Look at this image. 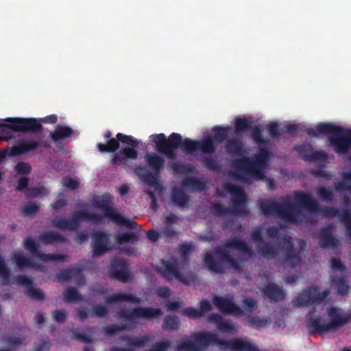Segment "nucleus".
Here are the masks:
<instances>
[{
    "mask_svg": "<svg viewBox=\"0 0 351 351\" xmlns=\"http://www.w3.org/2000/svg\"><path fill=\"white\" fill-rule=\"evenodd\" d=\"M262 132L263 130L258 126H254L250 134L252 138L260 147L254 159L243 156L236 158L232 162L234 169L232 176L243 182L249 183L246 176H250L257 180H263L265 178L264 167L269 159V152L263 147L269 143V139L264 138Z\"/></svg>",
    "mask_w": 351,
    "mask_h": 351,
    "instance_id": "1",
    "label": "nucleus"
},
{
    "mask_svg": "<svg viewBox=\"0 0 351 351\" xmlns=\"http://www.w3.org/2000/svg\"><path fill=\"white\" fill-rule=\"evenodd\" d=\"M120 143L126 145L122 147L119 152L116 153L111 159V163L114 165H121L128 159L135 160L138 158L139 141L132 136L126 135L123 133H117L115 138L109 139L106 144L97 143V147L101 153H114L120 147Z\"/></svg>",
    "mask_w": 351,
    "mask_h": 351,
    "instance_id": "2",
    "label": "nucleus"
},
{
    "mask_svg": "<svg viewBox=\"0 0 351 351\" xmlns=\"http://www.w3.org/2000/svg\"><path fill=\"white\" fill-rule=\"evenodd\" d=\"M152 141L155 143L158 152L169 159L177 158V149H181L186 154H193L199 150V141L189 138H182L179 133H171L167 138L164 133L152 134Z\"/></svg>",
    "mask_w": 351,
    "mask_h": 351,
    "instance_id": "3",
    "label": "nucleus"
},
{
    "mask_svg": "<svg viewBox=\"0 0 351 351\" xmlns=\"http://www.w3.org/2000/svg\"><path fill=\"white\" fill-rule=\"evenodd\" d=\"M304 131L311 137L327 134L330 145L338 154H346L351 149V130H348L330 123L321 122L315 126V129L307 128Z\"/></svg>",
    "mask_w": 351,
    "mask_h": 351,
    "instance_id": "4",
    "label": "nucleus"
},
{
    "mask_svg": "<svg viewBox=\"0 0 351 351\" xmlns=\"http://www.w3.org/2000/svg\"><path fill=\"white\" fill-rule=\"evenodd\" d=\"M293 197H295V204L300 208V210H304L309 213L320 212L326 217L338 216L346 227L347 234L351 239V213L348 210L340 212L338 208H321L319 202L313 197L311 193H306L301 191H295L293 193Z\"/></svg>",
    "mask_w": 351,
    "mask_h": 351,
    "instance_id": "5",
    "label": "nucleus"
},
{
    "mask_svg": "<svg viewBox=\"0 0 351 351\" xmlns=\"http://www.w3.org/2000/svg\"><path fill=\"white\" fill-rule=\"evenodd\" d=\"M228 190L232 196L231 208H228L221 203H214L210 206L212 214L216 217L230 214L237 215H249V210L246 205V195L243 189L239 186L231 185Z\"/></svg>",
    "mask_w": 351,
    "mask_h": 351,
    "instance_id": "6",
    "label": "nucleus"
},
{
    "mask_svg": "<svg viewBox=\"0 0 351 351\" xmlns=\"http://www.w3.org/2000/svg\"><path fill=\"white\" fill-rule=\"evenodd\" d=\"M102 215L91 213L86 209L75 210L69 219L56 217L51 221V224L56 228L62 230L73 231L77 230L82 222H89L95 225L103 223Z\"/></svg>",
    "mask_w": 351,
    "mask_h": 351,
    "instance_id": "7",
    "label": "nucleus"
},
{
    "mask_svg": "<svg viewBox=\"0 0 351 351\" xmlns=\"http://www.w3.org/2000/svg\"><path fill=\"white\" fill-rule=\"evenodd\" d=\"M260 208L265 215H276L288 221H302L300 219V208L295 202L291 203L290 201H286L282 204L274 201L262 202L260 204Z\"/></svg>",
    "mask_w": 351,
    "mask_h": 351,
    "instance_id": "8",
    "label": "nucleus"
},
{
    "mask_svg": "<svg viewBox=\"0 0 351 351\" xmlns=\"http://www.w3.org/2000/svg\"><path fill=\"white\" fill-rule=\"evenodd\" d=\"M281 241L282 243V263L285 267L295 269L302 261V254L306 250V243L303 239H298V248H297L291 236L285 235Z\"/></svg>",
    "mask_w": 351,
    "mask_h": 351,
    "instance_id": "9",
    "label": "nucleus"
},
{
    "mask_svg": "<svg viewBox=\"0 0 351 351\" xmlns=\"http://www.w3.org/2000/svg\"><path fill=\"white\" fill-rule=\"evenodd\" d=\"M215 255L219 257L220 261L222 263L228 265L230 267L237 271H241L242 268L240 263L231 256L226 249L221 247H215L214 253L207 252L204 254V263L210 271L220 274L226 272L223 267L217 263L215 258Z\"/></svg>",
    "mask_w": 351,
    "mask_h": 351,
    "instance_id": "10",
    "label": "nucleus"
},
{
    "mask_svg": "<svg viewBox=\"0 0 351 351\" xmlns=\"http://www.w3.org/2000/svg\"><path fill=\"white\" fill-rule=\"evenodd\" d=\"M162 315L163 311L160 308L139 306L133 308H122L117 313V317L133 322L136 319L151 320Z\"/></svg>",
    "mask_w": 351,
    "mask_h": 351,
    "instance_id": "11",
    "label": "nucleus"
},
{
    "mask_svg": "<svg viewBox=\"0 0 351 351\" xmlns=\"http://www.w3.org/2000/svg\"><path fill=\"white\" fill-rule=\"evenodd\" d=\"M193 341L186 340L178 345V349L185 351H199L201 349L208 348L210 344L213 345L215 339V333L208 331H198L191 335Z\"/></svg>",
    "mask_w": 351,
    "mask_h": 351,
    "instance_id": "12",
    "label": "nucleus"
},
{
    "mask_svg": "<svg viewBox=\"0 0 351 351\" xmlns=\"http://www.w3.org/2000/svg\"><path fill=\"white\" fill-rule=\"evenodd\" d=\"M329 293L328 289L319 293L318 287H308L304 289L298 297L293 300L292 303L298 307H307L324 302Z\"/></svg>",
    "mask_w": 351,
    "mask_h": 351,
    "instance_id": "13",
    "label": "nucleus"
},
{
    "mask_svg": "<svg viewBox=\"0 0 351 351\" xmlns=\"http://www.w3.org/2000/svg\"><path fill=\"white\" fill-rule=\"evenodd\" d=\"M5 121L10 123L6 126L15 132L37 134L43 130L42 123L36 118L9 117Z\"/></svg>",
    "mask_w": 351,
    "mask_h": 351,
    "instance_id": "14",
    "label": "nucleus"
},
{
    "mask_svg": "<svg viewBox=\"0 0 351 351\" xmlns=\"http://www.w3.org/2000/svg\"><path fill=\"white\" fill-rule=\"evenodd\" d=\"M24 247L34 257L39 258L44 263L64 262L69 261V257L64 254H45L40 251V245L37 243L32 238L28 237L23 241Z\"/></svg>",
    "mask_w": 351,
    "mask_h": 351,
    "instance_id": "15",
    "label": "nucleus"
},
{
    "mask_svg": "<svg viewBox=\"0 0 351 351\" xmlns=\"http://www.w3.org/2000/svg\"><path fill=\"white\" fill-rule=\"evenodd\" d=\"M161 266L157 271L167 281H171L177 279L179 282L185 285H189L191 282L189 278L184 277L179 271L177 263L169 260H162Z\"/></svg>",
    "mask_w": 351,
    "mask_h": 351,
    "instance_id": "16",
    "label": "nucleus"
},
{
    "mask_svg": "<svg viewBox=\"0 0 351 351\" xmlns=\"http://www.w3.org/2000/svg\"><path fill=\"white\" fill-rule=\"evenodd\" d=\"M251 238L257 245L258 252L265 259L272 260L278 255L277 250L263 241V228L258 226L251 232Z\"/></svg>",
    "mask_w": 351,
    "mask_h": 351,
    "instance_id": "17",
    "label": "nucleus"
},
{
    "mask_svg": "<svg viewBox=\"0 0 351 351\" xmlns=\"http://www.w3.org/2000/svg\"><path fill=\"white\" fill-rule=\"evenodd\" d=\"M108 276L121 282H127L130 278V273L128 263L123 259H114L111 261Z\"/></svg>",
    "mask_w": 351,
    "mask_h": 351,
    "instance_id": "18",
    "label": "nucleus"
},
{
    "mask_svg": "<svg viewBox=\"0 0 351 351\" xmlns=\"http://www.w3.org/2000/svg\"><path fill=\"white\" fill-rule=\"evenodd\" d=\"M91 238V247L93 256H101L108 252L110 250L108 245L110 243L109 234L104 232L97 231L92 233Z\"/></svg>",
    "mask_w": 351,
    "mask_h": 351,
    "instance_id": "19",
    "label": "nucleus"
},
{
    "mask_svg": "<svg viewBox=\"0 0 351 351\" xmlns=\"http://www.w3.org/2000/svg\"><path fill=\"white\" fill-rule=\"evenodd\" d=\"M215 306L223 314L240 317L243 315V310L234 303L230 299L222 296H215L213 298Z\"/></svg>",
    "mask_w": 351,
    "mask_h": 351,
    "instance_id": "20",
    "label": "nucleus"
},
{
    "mask_svg": "<svg viewBox=\"0 0 351 351\" xmlns=\"http://www.w3.org/2000/svg\"><path fill=\"white\" fill-rule=\"evenodd\" d=\"M93 204L95 208L103 210L104 216L111 221L114 220L119 213L112 207L111 197L109 195L95 197L93 199Z\"/></svg>",
    "mask_w": 351,
    "mask_h": 351,
    "instance_id": "21",
    "label": "nucleus"
},
{
    "mask_svg": "<svg viewBox=\"0 0 351 351\" xmlns=\"http://www.w3.org/2000/svg\"><path fill=\"white\" fill-rule=\"evenodd\" d=\"M328 313L330 318V322L328 323L330 331H335L343 327L351 320V317L349 315L341 314L339 309L335 307L330 308Z\"/></svg>",
    "mask_w": 351,
    "mask_h": 351,
    "instance_id": "22",
    "label": "nucleus"
},
{
    "mask_svg": "<svg viewBox=\"0 0 351 351\" xmlns=\"http://www.w3.org/2000/svg\"><path fill=\"white\" fill-rule=\"evenodd\" d=\"M319 244L324 249H335L339 245V240L332 234V227L322 228L319 233Z\"/></svg>",
    "mask_w": 351,
    "mask_h": 351,
    "instance_id": "23",
    "label": "nucleus"
},
{
    "mask_svg": "<svg viewBox=\"0 0 351 351\" xmlns=\"http://www.w3.org/2000/svg\"><path fill=\"white\" fill-rule=\"evenodd\" d=\"M262 294L264 298L272 302H279L282 301L286 295L283 289L278 285L269 282L262 289Z\"/></svg>",
    "mask_w": 351,
    "mask_h": 351,
    "instance_id": "24",
    "label": "nucleus"
},
{
    "mask_svg": "<svg viewBox=\"0 0 351 351\" xmlns=\"http://www.w3.org/2000/svg\"><path fill=\"white\" fill-rule=\"evenodd\" d=\"M306 324L311 335L322 334L330 331L328 323L319 315L308 316Z\"/></svg>",
    "mask_w": 351,
    "mask_h": 351,
    "instance_id": "25",
    "label": "nucleus"
},
{
    "mask_svg": "<svg viewBox=\"0 0 351 351\" xmlns=\"http://www.w3.org/2000/svg\"><path fill=\"white\" fill-rule=\"evenodd\" d=\"M12 262L20 271L27 268L39 269L40 265L32 261L29 257L25 256L21 250L14 252L11 256Z\"/></svg>",
    "mask_w": 351,
    "mask_h": 351,
    "instance_id": "26",
    "label": "nucleus"
},
{
    "mask_svg": "<svg viewBox=\"0 0 351 351\" xmlns=\"http://www.w3.org/2000/svg\"><path fill=\"white\" fill-rule=\"evenodd\" d=\"M226 152L229 155L243 157L245 150L242 140L239 137L228 138L224 144Z\"/></svg>",
    "mask_w": 351,
    "mask_h": 351,
    "instance_id": "27",
    "label": "nucleus"
},
{
    "mask_svg": "<svg viewBox=\"0 0 351 351\" xmlns=\"http://www.w3.org/2000/svg\"><path fill=\"white\" fill-rule=\"evenodd\" d=\"M123 302H130L134 304H139L141 302V299L134 294L125 292H119L106 298V302L107 304H112Z\"/></svg>",
    "mask_w": 351,
    "mask_h": 351,
    "instance_id": "28",
    "label": "nucleus"
},
{
    "mask_svg": "<svg viewBox=\"0 0 351 351\" xmlns=\"http://www.w3.org/2000/svg\"><path fill=\"white\" fill-rule=\"evenodd\" d=\"M39 145L40 143L37 141L23 139L19 142L17 145L12 147L10 156H16L21 155L27 152L36 149Z\"/></svg>",
    "mask_w": 351,
    "mask_h": 351,
    "instance_id": "29",
    "label": "nucleus"
},
{
    "mask_svg": "<svg viewBox=\"0 0 351 351\" xmlns=\"http://www.w3.org/2000/svg\"><path fill=\"white\" fill-rule=\"evenodd\" d=\"M146 165L147 167L156 172V174H160L161 169L165 166V160L162 157L158 156L156 153H148L145 156Z\"/></svg>",
    "mask_w": 351,
    "mask_h": 351,
    "instance_id": "30",
    "label": "nucleus"
},
{
    "mask_svg": "<svg viewBox=\"0 0 351 351\" xmlns=\"http://www.w3.org/2000/svg\"><path fill=\"white\" fill-rule=\"evenodd\" d=\"M73 134V130L67 125H58L53 131L50 132L49 137L56 144L60 143V141L70 137Z\"/></svg>",
    "mask_w": 351,
    "mask_h": 351,
    "instance_id": "31",
    "label": "nucleus"
},
{
    "mask_svg": "<svg viewBox=\"0 0 351 351\" xmlns=\"http://www.w3.org/2000/svg\"><path fill=\"white\" fill-rule=\"evenodd\" d=\"M226 249L238 250L243 253L251 255L252 254V249L245 241L237 238H232L226 240L223 243Z\"/></svg>",
    "mask_w": 351,
    "mask_h": 351,
    "instance_id": "32",
    "label": "nucleus"
},
{
    "mask_svg": "<svg viewBox=\"0 0 351 351\" xmlns=\"http://www.w3.org/2000/svg\"><path fill=\"white\" fill-rule=\"evenodd\" d=\"M171 200L173 204L184 208L189 203V198L182 188L175 186L172 189Z\"/></svg>",
    "mask_w": 351,
    "mask_h": 351,
    "instance_id": "33",
    "label": "nucleus"
},
{
    "mask_svg": "<svg viewBox=\"0 0 351 351\" xmlns=\"http://www.w3.org/2000/svg\"><path fill=\"white\" fill-rule=\"evenodd\" d=\"M210 319L217 324V327L220 332L231 334L237 332L234 326L227 320L223 319L219 314H213L210 316Z\"/></svg>",
    "mask_w": 351,
    "mask_h": 351,
    "instance_id": "34",
    "label": "nucleus"
},
{
    "mask_svg": "<svg viewBox=\"0 0 351 351\" xmlns=\"http://www.w3.org/2000/svg\"><path fill=\"white\" fill-rule=\"evenodd\" d=\"M39 240L45 245L66 242V238L60 233L54 230L40 234L39 235Z\"/></svg>",
    "mask_w": 351,
    "mask_h": 351,
    "instance_id": "35",
    "label": "nucleus"
},
{
    "mask_svg": "<svg viewBox=\"0 0 351 351\" xmlns=\"http://www.w3.org/2000/svg\"><path fill=\"white\" fill-rule=\"evenodd\" d=\"M231 130V127L229 125L227 126H221V125H215L213 128V131L214 132V134L211 136L214 141L217 143V144H220L223 142L225 140L226 141L228 134Z\"/></svg>",
    "mask_w": 351,
    "mask_h": 351,
    "instance_id": "36",
    "label": "nucleus"
},
{
    "mask_svg": "<svg viewBox=\"0 0 351 351\" xmlns=\"http://www.w3.org/2000/svg\"><path fill=\"white\" fill-rule=\"evenodd\" d=\"M121 339L124 341H127L129 346L136 348H143L151 341L152 337L149 335H143L140 337L123 336L121 337Z\"/></svg>",
    "mask_w": 351,
    "mask_h": 351,
    "instance_id": "37",
    "label": "nucleus"
},
{
    "mask_svg": "<svg viewBox=\"0 0 351 351\" xmlns=\"http://www.w3.org/2000/svg\"><path fill=\"white\" fill-rule=\"evenodd\" d=\"M63 300L67 303H77L83 301V296L79 293L76 288L70 287L63 293Z\"/></svg>",
    "mask_w": 351,
    "mask_h": 351,
    "instance_id": "38",
    "label": "nucleus"
},
{
    "mask_svg": "<svg viewBox=\"0 0 351 351\" xmlns=\"http://www.w3.org/2000/svg\"><path fill=\"white\" fill-rule=\"evenodd\" d=\"M82 271V268L77 266H72L69 268L62 269L57 274V278L62 280H69L73 278L79 276Z\"/></svg>",
    "mask_w": 351,
    "mask_h": 351,
    "instance_id": "39",
    "label": "nucleus"
},
{
    "mask_svg": "<svg viewBox=\"0 0 351 351\" xmlns=\"http://www.w3.org/2000/svg\"><path fill=\"white\" fill-rule=\"evenodd\" d=\"M11 272L9 267L6 265L4 258L0 254V280L3 286L11 284Z\"/></svg>",
    "mask_w": 351,
    "mask_h": 351,
    "instance_id": "40",
    "label": "nucleus"
},
{
    "mask_svg": "<svg viewBox=\"0 0 351 351\" xmlns=\"http://www.w3.org/2000/svg\"><path fill=\"white\" fill-rule=\"evenodd\" d=\"M332 283L335 286L337 293L341 295H346L348 294L350 286L348 282L343 277L336 278L333 277L331 279Z\"/></svg>",
    "mask_w": 351,
    "mask_h": 351,
    "instance_id": "41",
    "label": "nucleus"
},
{
    "mask_svg": "<svg viewBox=\"0 0 351 351\" xmlns=\"http://www.w3.org/2000/svg\"><path fill=\"white\" fill-rule=\"evenodd\" d=\"M234 127H235V132L238 136L240 133H243L245 131L252 129V121L247 119L246 118H241L238 117L235 119L234 121Z\"/></svg>",
    "mask_w": 351,
    "mask_h": 351,
    "instance_id": "42",
    "label": "nucleus"
},
{
    "mask_svg": "<svg viewBox=\"0 0 351 351\" xmlns=\"http://www.w3.org/2000/svg\"><path fill=\"white\" fill-rule=\"evenodd\" d=\"M217 145L214 143V140L211 136H208L199 141V150L204 154H212L215 152Z\"/></svg>",
    "mask_w": 351,
    "mask_h": 351,
    "instance_id": "43",
    "label": "nucleus"
},
{
    "mask_svg": "<svg viewBox=\"0 0 351 351\" xmlns=\"http://www.w3.org/2000/svg\"><path fill=\"white\" fill-rule=\"evenodd\" d=\"M180 320L176 315H167L165 317L162 328L164 330H176L180 327Z\"/></svg>",
    "mask_w": 351,
    "mask_h": 351,
    "instance_id": "44",
    "label": "nucleus"
},
{
    "mask_svg": "<svg viewBox=\"0 0 351 351\" xmlns=\"http://www.w3.org/2000/svg\"><path fill=\"white\" fill-rule=\"evenodd\" d=\"M138 236L136 233L131 232H123L116 236V241L119 244L128 243H134L135 242L138 241Z\"/></svg>",
    "mask_w": 351,
    "mask_h": 351,
    "instance_id": "45",
    "label": "nucleus"
},
{
    "mask_svg": "<svg viewBox=\"0 0 351 351\" xmlns=\"http://www.w3.org/2000/svg\"><path fill=\"white\" fill-rule=\"evenodd\" d=\"M182 184L184 186L197 189L199 191H202L205 188L204 182L195 177H189L184 179L182 182Z\"/></svg>",
    "mask_w": 351,
    "mask_h": 351,
    "instance_id": "46",
    "label": "nucleus"
},
{
    "mask_svg": "<svg viewBox=\"0 0 351 351\" xmlns=\"http://www.w3.org/2000/svg\"><path fill=\"white\" fill-rule=\"evenodd\" d=\"M328 158V155L326 152H324L322 150H318L313 152L311 154H304L303 155V159L306 161L308 162H317V161H322L325 162Z\"/></svg>",
    "mask_w": 351,
    "mask_h": 351,
    "instance_id": "47",
    "label": "nucleus"
},
{
    "mask_svg": "<svg viewBox=\"0 0 351 351\" xmlns=\"http://www.w3.org/2000/svg\"><path fill=\"white\" fill-rule=\"evenodd\" d=\"M112 222L119 225L125 226L128 228L131 229H137L140 228V226L138 225V223L134 221L129 219H127L124 217H123L121 214L118 213L116 217L114 219Z\"/></svg>",
    "mask_w": 351,
    "mask_h": 351,
    "instance_id": "48",
    "label": "nucleus"
},
{
    "mask_svg": "<svg viewBox=\"0 0 351 351\" xmlns=\"http://www.w3.org/2000/svg\"><path fill=\"white\" fill-rule=\"evenodd\" d=\"M39 211V204L36 202L25 204L22 209L24 217H33Z\"/></svg>",
    "mask_w": 351,
    "mask_h": 351,
    "instance_id": "49",
    "label": "nucleus"
},
{
    "mask_svg": "<svg viewBox=\"0 0 351 351\" xmlns=\"http://www.w3.org/2000/svg\"><path fill=\"white\" fill-rule=\"evenodd\" d=\"M316 194L321 199L326 202H330L334 199L333 191L330 187L321 186L316 189Z\"/></svg>",
    "mask_w": 351,
    "mask_h": 351,
    "instance_id": "50",
    "label": "nucleus"
},
{
    "mask_svg": "<svg viewBox=\"0 0 351 351\" xmlns=\"http://www.w3.org/2000/svg\"><path fill=\"white\" fill-rule=\"evenodd\" d=\"M26 295L34 300L43 301L45 299L44 292L39 288H34L33 285L26 290Z\"/></svg>",
    "mask_w": 351,
    "mask_h": 351,
    "instance_id": "51",
    "label": "nucleus"
},
{
    "mask_svg": "<svg viewBox=\"0 0 351 351\" xmlns=\"http://www.w3.org/2000/svg\"><path fill=\"white\" fill-rule=\"evenodd\" d=\"M13 284L16 285H23L26 290L33 285V280L25 274H19L15 276Z\"/></svg>",
    "mask_w": 351,
    "mask_h": 351,
    "instance_id": "52",
    "label": "nucleus"
},
{
    "mask_svg": "<svg viewBox=\"0 0 351 351\" xmlns=\"http://www.w3.org/2000/svg\"><path fill=\"white\" fill-rule=\"evenodd\" d=\"M108 313L109 310L107 306L99 304L93 306L90 310V315L92 317H104Z\"/></svg>",
    "mask_w": 351,
    "mask_h": 351,
    "instance_id": "53",
    "label": "nucleus"
},
{
    "mask_svg": "<svg viewBox=\"0 0 351 351\" xmlns=\"http://www.w3.org/2000/svg\"><path fill=\"white\" fill-rule=\"evenodd\" d=\"M47 193V190L44 187H30L27 189L25 195L27 197H37Z\"/></svg>",
    "mask_w": 351,
    "mask_h": 351,
    "instance_id": "54",
    "label": "nucleus"
},
{
    "mask_svg": "<svg viewBox=\"0 0 351 351\" xmlns=\"http://www.w3.org/2000/svg\"><path fill=\"white\" fill-rule=\"evenodd\" d=\"M193 248L191 245L182 244L179 247V252L182 262L189 261V256L191 254Z\"/></svg>",
    "mask_w": 351,
    "mask_h": 351,
    "instance_id": "55",
    "label": "nucleus"
},
{
    "mask_svg": "<svg viewBox=\"0 0 351 351\" xmlns=\"http://www.w3.org/2000/svg\"><path fill=\"white\" fill-rule=\"evenodd\" d=\"M125 327L123 325H119L117 324H113L107 326H105L103 329L104 333L106 336H110L116 332H121L123 330Z\"/></svg>",
    "mask_w": 351,
    "mask_h": 351,
    "instance_id": "56",
    "label": "nucleus"
},
{
    "mask_svg": "<svg viewBox=\"0 0 351 351\" xmlns=\"http://www.w3.org/2000/svg\"><path fill=\"white\" fill-rule=\"evenodd\" d=\"M14 170L17 174L27 175L30 173L32 167L27 162H19L15 165Z\"/></svg>",
    "mask_w": 351,
    "mask_h": 351,
    "instance_id": "57",
    "label": "nucleus"
},
{
    "mask_svg": "<svg viewBox=\"0 0 351 351\" xmlns=\"http://www.w3.org/2000/svg\"><path fill=\"white\" fill-rule=\"evenodd\" d=\"M267 129L272 138H276L283 134L282 128H280V125L276 123L269 124Z\"/></svg>",
    "mask_w": 351,
    "mask_h": 351,
    "instance_id": "58",
    "label": "nucleus"
},
{
    "mask_svg": "<svg viewBox=\"0 0 351 351\" xmlns=\"http://www.w3.org/2000/svg\"><path fill=\"white\" fill-rule=\"evenodd\" d=\"M51 347V342L48 337L43 339L39 343H36L34 345V351H44L49 350Z\"/></svg>",
    "mask_w": 351,
    "mask_h": 351,
    "instance_id": "59",
    "label": "nucleus"
},
{
    "mask_svg": "<svg viewBox=\"0 0 351 351\" xmlns=\"http://www.w3.org/2000/svg\"><path fill=\"white\" fill-rule=\"evenodd\" d=\"M182 313L184 315L193 319H197L203 315L202 313L199 310L193 307L185 308L182 310Z\"/></svg>",
    "mask_w": 351,
    "mask_h": 351,
    "instance_id": "60",
    "label": "nucleus"
},
{
    "mask_svg": "<svg viewBox=\"0 0 351 351\" xmlns=\"http://www.w3.org/2000/svg\"><path fill=\"white\" fill-rule=\"evenodd\" d=\"M203 162L204 167L210 170L216 171L219 169V165L217 161L212 157L204 158Z\"/></svg>",
    "mask_w": 351,
    "mask_h": 351,
    "instance_id": "61",
    "label": "nucleus"
},
{
    "mask_svg": "<svg viewBox=\"0 0 351 351\" xmlns=\"http://www.w3.org/2000/svg\"><path fill=\"white\" fill-rule=\"evenodd\" d=\"M62 184L64 187L71 190L76 189L79 186V182L69 176L64 177L62 180Z\"/></svg>",
    "mask_w": 351,
    "mask_h": 351,
    "instance_id": "62",
    "label": "nucleus"
},
{
    "mask_svg": "<svg viewBox=\"0 0 351 351\" xmlns=\"http://www.w3.org/2000/svg\"><path fill=\"white\" fill-rule=\"evenodd\" d=\"M71 338L86 343H90L92 341V339L90 335L76 331L73 332Z\"/></svg>",
    "mask_w": 351,
    "mask_h": 351,
    "instance_id": "63",
    "label": "nucleus"
},
{
    "mask_svg": "<svg viewBox=\"0 0 351 351\" xmlns=\"http://www.w3.org/2000/svg\"><path fill=\"white\" fill-rule=\"evenodd\" d=\"M331 263V268L334 271H345L346 270V265L342 263L340 258H333L330 261Z\"/></svg>",
    "mask_w": 351,
    "mask_h": 351,
    "instance_id": "64",
    "label": "nucleus"
}]
</instances>
